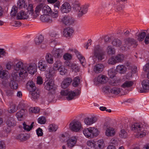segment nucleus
<instances>
[{
  "instance_id": "1",
  "label": "nucleus",
  "mask_w": 149,
  "mask_h": 149,
  "mask_svg": "<svg viewBox=\"0 0 149 149\" xmlns=\"http://www.w3.org/2000/svg\"><path fill=\"white\" fill-rule=\"evenodd\" d=\"M36 65L35 63L24 64L21 61H19L14 65V69L16 71H19V79L22 80L25 78L28 74V72L31 74H34L36 71Z\"/></svg>"
},
{
  "instance_id": "2",
  "label": "nucleus",
  "mask_w": 149,
  "mask_h": 149,
  "mask_svg": "<svg viewBox=\"0 0 149 149\" xmlns=\"http://www.w3.org/2000/svg\"><path fill=\"white\" fill-rule=\"evenodd\" d=\"M28 9L29 13L31 15L33 14L34 17H36L39 15L42 9V11L46 14H49L52 11L51 8L49 6L47 5L44 6V4H40L38 6L36 7L34 12L32 4H30L29 5Z\"/></svg>"
},
{
  "instance_id": "3",
  "label": "nucleus",
  "mask_w": 149,
  "mask_h": 149,
  "mask_svg": "<svg viewBox=\"0 0 149 149\" xmlns=\"http://www.w3.org/2000/svg\"><path fill=\"white\" fill-rule=\"evenodd\" d=\"M72 8L74 11L77 12V16L80 17L87 12L88 9L86 6H80L79 3L74 1L72 3Z\"/></svg>"
},
{
  "instance_id": "4",
  "label": "nucleus",
  "mask_w": 149,
  "mask_h": 149,
  "mask_svg": "<svg viewBox=\"0 0 149 149\" xmlns=\"http://www.w3.org/2000/svg\"><path fill=\"white\" fill-rule=\"evenodd\" d=\"M105 52L103 48L99 45H96L93 51V58L97 59L99 61H102L104 58Z\"/></svg>"
},
{
  "instance_id": "5",
  "label": "nucleus",
  "mask_w": 149,
  "mask_h": 149,
  "mask_svg": "<svg viewBox=\"0 0 149 149\" xmlns=\"http://www.w3.org/2000/svg\"><path fill=\"white\" fill-rule=\"evenodd\" d=\"M132 130L135 132H137L138 135L142 137L146 135L144 131V128L142 124L139 123H135L131 127Z\"/></svg>"
},
{
  "instance_id": "6",
  "label": "nucleus",
  "mask_w": 149,
  "mask_h": 149,
  "mask_svg": "<svg viewBox=\"0 0 149 149\" xmlns=\"http://www.w3.org/2000/svg\"><path fill=\"white\" fill-rule=\"evenodd\" d=\"M81 127V124L78 121L73 120L69 124V127L70 130L75 132H79Z\"/></svg>"
},
{
  "instance_id": "7",
  "label": "nucleus",
  "mask_w": 149,
  "mask_h": 149,
  "mask_svg": "<svg viewBox=\"0 0 149 149\" xmlns=\"http://www.w3.org/2000/svg\"><path fill=\"white\" fill-rule=\"evenodd\" d=\"M63 23L65 25H70L73 24L74 22V18L70 15L64 16L61 19Z\"/></svg>"
},
{
  "instance_id": "8",
  "label": "nucleus",
  "mask_w": 149,
  "mask_h": 149,
  "mask_svg": "<svg viewBox=\"0 0 149 149\" xmlns=\"http://www.w3.org/2000/svg\"><path fill=\"white\" fill-rule=\"evenodd\" d=\"M12 78L10 83V86L11 88L16 89L18 87V84L16 81L18 77L17 74L15 73L12 74Z\"/></svg>"
},
{
  "instance_id": "9",
  "label": "nucleus",
  "mask_w": 149,
  "mask_h": 149,
  "mask_svg": "<svg viewBox=\"0 0 149 149\" xmlns=\"http://www.w3.org/2000/svg\"><path fill=\"white\" fill-rule=\"evenodd\" d=\"M141 85L143 89H141L139 90L140 93H144L149 90V80L148 79H145L141 82Z\"/></svg>"
},
{
  "instance_id": "10",
  "label": "nucleus",
  "mask_w": 149,
  "mask_h": 149,
  "mask_svg": "<svg viewBox=\"0 0 149 149\" xmlns=\"http://www.w3.org/2000/svg\"><path fill=\"white\" fill-rule=\"evenodd\" d=\"M27 13H25L23 11L21 10L17 14V19L18 20L27 19L29 17V15H28V13H29V15H31L34 17L33 14L31 15L29 13V10L28 9V7L27 8Z\"/></svg>"
},
{
  "instance_id": "11",
  "label": "nucleus",
  "mask_w": 149,
  "mask_h": 149,
  "mask_svg": "<svg viewBox=\"0 0 149 149\" xmlns=\"http://www.w3.org/2000/svg\"><path fill=\"white\" fill-rule=\"evenodd\" d=\"M125 44L123 45L125 50L129 48V47L133 44L136 43V41L134 39L131 38H128L125 39L124 40Z\"/></svg>"
},
{
  "instance_id": "12",
  "label": "nucleus",
  "mask_w": 149,
  "mask_h": 149,
  "mask_svg": "<svg viewBox=\"0 0 149 149\" xmlns=\"http://www.w3.org/2000/svg\"><path fill=\"white\" fill-rule=\"evenodd\" d=\"M53 56L56 58H60L63 54V51L61 49H54L52 52Z\"/></svg>"
},
{
  "instance_id": "13",
  "label": "nucleus",
  "mask_w": 149,
  "mask_h": 149,
  "mask_svg": "<svg viewBox=\"0 0 149 149\" xmlns=\"http://www.w3.org/2000/svg\"><path fill=\"white\" fill-rule=\"evenodd\" d=\"M80 93V91L78 90H77V91L75 92L70 91H69L67 96L66 98L68 100H71L74 99V97L76 95H79Z\"/></svg>"
},
{
  "instance_id": "14",
  "label": "nucleus",
  "mask_w": 149,
  "mask_h": 149,
  "mask_svg": "<svg viewBox=\"0 0 149 149\" xmlns=\"http://www.w3.org/2000/svg\"><path fill=\"white\" fill-rule=\"evenodd\" d=\"M74 31L72 28L67 27L64 29L63 33V35L67 38L70 37L72 35Z\"/></svg>"
},
{
  "instance_id": "15",
  "label": "nucleus",
  "mask_w": 149,
  "mask_h": 149,
  "mask_svg": "<svg viewBox=\"0 0 149 149\" xmlns=\"http://www.w3.org/2000/svg\"><path fill=\"white\" fill-rule=\"evenodd\" d=\"M45 88L48 91L52 90L54 86V83L53 80L50 79L48 81H45L44 84Z\"/></svg>"
},
{
  "instance_id": "16",
  "label": "nucleus",
  "mask_w": 149,
  "mask_h": 149,
  "mask_svg": "<svg viewBox=\"0 0 149 149\" xmlns=\"http://www.w3.org/2000/svg\"><path fill=\"white\" fill-rule=\"evenodd\" d=\"M61 11L63 13H67L71 10V7L70 4L67 2L64 3L61 8Z\"/></svg>"
},
{
  "instance_id": "17",
  "label": "nucleus",
  "mask_w": 149,
  "mask_h": 149,
  "mask_svg": "<svg viewBox=\"0 0 149 149\" xmlns=\"http://www.w3.org/2000/svg\"><path fill=\"white\" fill-rule=\"evenodd\" d=\"M74 52L77 57L79 60L81 64L84 66L86 61L85 58L77 50H74Z\"/></svg>"
},
{
  "instance_id": "18",
  "label": "nucleus",
  "mask_w": 149,
  "mask_h": 149,
  "mask_svg": "<svg viewBox=\"0 0 149 149\" xmlns=\"http://www.w3.org/2000/svg\"><path fill=\"white\" fill-rule=\"evenodd\" d=\"M77 139L75 136H73L67 141L68 147L71 148L73 147L77 142Z\"/></svg>"
},
{
  "instance_id": "19",
  "label": "nucleus",
  "mask_w": 149,
  "mask_h": 149,
  "mask_svg": "<svg viewBox=\"0 0 149 149\" xmlns=\"http://www.w3.org/2000/svg\"><path fill=\"white\" fill-rule=\"evenodd\" d=\"M104 67V65L101 63L96 64L94 68V71L96 73L101 72L103 70Z\"/></svg>"
},
{
  "instance_id": "20",
  "label": "nucleus",
  "mask_w": 149,
  "mask_h": 149,
  "mask_svg": "<svg viewBox=\"0 0 149 149\" xmlns=\"http://www.w3.org/2000/svg\"><path fill=\"white\" fill-rule=\"evenodd\" d=\"M116 134V131L112 127H109L107 128L105 132V135L107 136H113Z\"/></svg>"
},
{
  "instance_id": "21",
  "label": "nucleus",
  "mask_w": 149,
  "mask_h": 149,
  "mask_svg": "<svg viewBox=\"0 0 149 149\" xmlns=\"http://www.w3.org/2000/svg\"><path fill=\"white\" fill-rule=\"evenodd\" d=\"M27 112V111L24 109H21L20 111L17 112L16 114V116L18 120L20 121L22 120L23 116Z\"/></svg>"
},
{
  "instance_id": "22",
  "label": "nucleus",
  "mask_w": 149,
  "mask_h": 149,
  "mask_svg": "<svg viewBox=\"0 0 149 149\" xmlns=\"http://www.w3.org/2000/svg\"><path fill=\"white\" fill-rule=\"evenodd\" d=\"M97 118L96 117H92L90 118H87L84 120V122L87 125H90L95 123L97 120Z\"/></svg>"
},
{
  "instance_id": "23",
  "label": "nucleus",
  "mask_w": 149,
  "mask_h": 149,
  "mask_svg": "<svg viewBox=\"0 0 149 149\" xmlns=\"http://www.w3.org/2000/svg\"><path fill=\"white\" fill-rule=\"evenodd\" d=\"M47 63L45 61H40L38 63V67L40 70L44 71L47 68Z\"/></svg>"
},
{
  "instance_id": "24",
  "label": "nucleus",
  "mask_w": 149,
  "mask_h": 149,
  "mask_svg": "<svg viewBox=\"0 0 149 149\" xmlns=\"http://www.w3.org/2000/svg\"><path fill=\"white\" fill-rule=\"evenodd\" d=\"M104 146V142L103 140H100L95 141L94 148L95 149H102Z\"/></svg>"
},
{
  "instance_id": "25",
  "label": "nucleus",
  "mask_w": 149,
  "mask_h": 149,
  "mask_svg": "<svg viewBox=\"0 0 149 149\" xmlns=\"http://www.w3.org/2000/svg\"><path fill=\"white\" fill-rule=\"evenodd\" d=\"M146 35V33L144 31H142L138 34L137 32L135 34V38L138 40L141 41L143 40Z\"/></svg>"
},
{
  "instance_id": "26",
  "label": "nucleus",
  "mask_w": 149,
  "mask_h": 149,
  "mask_svg": "<svg viewBox=\"0 0 149 149\" xmlns=\"http://www.w3.org/2000/svg\"><path fill=\"white\" fill-rule=\"evenodd\" d=\"M108 78L105 75L100 74L97 78V81L100 83L104 84L107 82Z\"/></svg>"
},
{
  "instance_id": "27",
  "label": "nucleus",
  "mask_w": 149,
  "mask_h": 149,
  "mask_svg": "<svg viewBox=\"0 0 149 149\" xmlns=\"http://www.w3.org/2000/svg\"><path fill=\"white\" fill-rule=\"evenodd\" d=\"M72 81V79L70 78H68L65 79L61 84V87L63 88H66L71 84Z\"/></svg>"
},
{
  "instance_id": "28",
  "label": "nucleus",
  "mask_w": 149,
  "mask_h": 149,
  "mask_svg": "<svg viewBox=\"0 0 149 149\" xmlns=\"http://www.w3.org/2000/svg\"><path fill=\"white\" fill-rule=\"evenodd\" d=\"M27 88L31 91H33L37 88L35 86V84L33 81H29L26 85Z\"/></svg>"
},
{
  "instance_id": "29",
  "label": "nucleus",
  "mask_w": 149,
  "mask_h": 149,
  "mask_svg": "<svg viewBox=\"0 0 149 149\" xmlns=\"http://www.w3.org/2000/svg\"><path fill=\"white\" fill-rule=\"evenodd\" d=\"M90 129H91L92 138L94 136H97L99 134V131L97 128L94 127H90Z\"/></svg>"
},
{
  "instance_id": "30",
  "label": "nucleus",
  "mask_w": 149,
  "mask_h": 149,
  "mask_svg": "<svg viewBox=\"0 0 149 149\" xmlns=\"http://www.w3.org/2000/svg\"><path fill=\"white\" fill-rule=\"evenodd\" d=\"M108 91L114 94L117 95L120 92V88L116 87H114L108 89Z\"/></svg>"
},
{
  "instance_id": "31",
  "label": "nucleus",
  "mask_w": 149,
  "mask_h": 149,
  "mask_svg": "<svg viewBox=\"0 0 149 149\" xmlns=\"http://www.w3.org/2000/svg\"><path fill=\"white\" fill-rule=\"evenodd\" d=\"M6 124L8 126L12 127L15 125L16 122L14 119L13 118H10L6 121Z\"/></svg>"
},
{
  "instance_id": "32",
  "label": "nucleus",
  "mask_w": 149,
  "mask_h": 149,
  "mask_svg": "<svg viewBox=\"0 0 149 149\" xmlns=\"http://www.w3.org/2000/svg\"><path fill=\"white\" fill-rule=\"evenodd\" d=\"M116 70L117 72L122 74L126 71V68L123 65H119L117 66Z\"/></svg>"
},
{
  "instance_id": "33",
  "label": "nucleus",
  "mask_w": 149,
  "mask_h": 149,
  "mask_svg": "<svg viewBox=\"0 0 149 149\" xmlns=\"http://www.w3.org/2000/svg\"><path fill=\"white\" fill-rule=\"evenodd\" d=\"M83 133L86 137L92 138L91 129H90V127L84 129L83 130Z\"/></svg>"
},
{
  "instance_id": "34",
  "label": "nucleus",
  "mask_w": 149,
  "mask_h": 149,
  "mask_svg": "<svg viewBox=\"0 0 149 149\" xmlns=\"http://www.w3.org/2000/svg\"><path fill=\"white\" fill-rule=\"evenodd\" d=\"M32 98L34 99H37L39 97V91L37 88L32 91Z\"/></svg>"
},
{
  "instance_id": "35",
  "label": "nucleus",
  "mask_w": 149,
  "mask_h": 149,
  "mask_svg": "<svg viewBox=\"0 0 149 149\" xmlns=\"http://www.w3.org/2000/svg\"><path fill=\"white\" fill-rule=\"evenodd\" d=\"M121 41L118 39H114L112 42V44L113 46L116 47H120L122 45Z\"/></svg>"
},
{
  "instance_id": "36",
  "label": "nucleus",
  "mask_w": 149,
  "mask_h": 149,
  "mask_svg": "<svg viewBox=\"0 0 149 149\" xmlns=\"http://www.w3.org/2000/svg\"><path fill=\"white\" fill-rule=\"evenodd\" d=\"M106 51L108 54L110 55L115 54V49L110 45L107 47L106 49Z\"/></svg>"
},
{
  "instance_id": "37",
  "label": "nucleus",
  "mask_w": 149,
  "mask_h": 149,
  "mask_svg": "<svg viewBox=\"0 0 149 149\" xmlns=\"http://www.w3.org/2000/svg\"><path fill=\"white\" fill-rule=\"evenodd\" d=\"M133 82L130 81H126L121 85L123 88L130 87L133 84Z\"/></svg>"
},
{
  "instance_id": "38",
  "label": "nucleus",
  "mask_w": 149,
  "mask_h": 149,
  "mask_svg": "<svg viewBox=\"0 0 149 149\" xmlns=\"http://www.w3.org/2000/svg\"><path fill=\"white\" fill-rule=\"evenodd\" d=\"M46 59L47 62L50 64H52L53 62V58L52 54L47 53L46 56Z\"/></svg>"
},
{
  "instance_id": "39",
  "label": "nucleus",
  "mask_w": 149,
  "mask_h": 149,
  "mask_svg": "<svg viewBox=\"0 0 149 149\" xmlns=\"http://www.w3.org/2000/svg\"><path fill=\"white\" fill-rule=\"evenodd\" d=\"M114 57L117 63L121 62L125 59V56L123 54H118Z\"/></svg>"
},
{
  "instance_id": "40",
  "label": "nucleus",
  "mask_w": 149,
  "mask_h": 149,
  "mask_svg": "<svg viewBox=\"0 0 149 149\" xmlns=\"http://www.w3.org/2000/svg\"><path fill=\"white\" fill-rule=\"evenodd\" d=\"M62 66V62L59 61H57L54 64L53 68L55 70L58 71Z\"/></svg>"
},
{
  "instance_id": "41",
  "label": "nucleus",
  "mask_w": 149,
  "mask_h": 149,
  "mask_svg": "<svg viewBox=\"0 0 149 149\" xmlns=\"http://www.w3.org/2000/svg\"><path fill=\"white\" fill-rule=\"evenodd\" d=\"M17 6L19 8H25L27 6L26 3L24 0H19L17 2Z\"/></svg>"
},
{
  "instance_id": "42",
  "label": "nucleus",
  "mask_w": 149,
  "mask_h": 149,
  "mask_svg": "<svg viewBox=\"0 0 149 149\" xmlns=\"http://www.w3.org/2000/svg\"><path fill=\"white\" fill-rule=\"evenodd\" d=\"M44 40V37L41 35L36 37L35 40V43L37 45H39L41 44Z\"/></svg>"
},
{
  "instance_id": "43",
  "label": "nucleus",
  "mask_w": 149,
  "mask_h": 149,
  "mask_svg": "<svg viewBox=\"0 0 149 149\" xmlns=\"http://www.w3.org/2000/svg\"><path fill=\"white\" fill-rule=\"evenodd\" d=\"M34 124V122H32L30 126L26 125L25 122H24L23 123V129L27 131H29L31 130L32 128L33 127V125Z\"/></svg>"
},
{
  "instance_id": "44",
  "label": "nucleus",
  "mask_w": 149,
  "mask_h": 149,
  "mask_svg": "<svg viewBox=\"0 0 149 149\" xmlns=\"http://www.w3.org/2000/svg\"><path fill=\"white\" fill-rule=\"evenodd\" d=\"M9 107L8 111L10 113H13L17 111V108L16 107V105L14 104H12Z\"/></svg>"
},
{
  "instance_id": "45",
  "label": "nucleus",
  "mask_w": 149,
  "mask_h": 149,
  "mask_svg": "<svg viewBox=\"0 0 149 149\" xmlns=\"http://www.w3.org/2000/svg\"><path fill=\"white\" fill-rule=\"evenodd\" d=\"M58 128L57 125L54 124H51L49 126V130L50 132H54L56 131Z\"/></svg>"
},
{
  "instance_id": "46",
  "label": "nucleus",
  "mask_w": 149,
  "mask_h": 149,
  "mask_svg": "<svg viewBox=\"0 0 149 149\" xmlns=\"http://www.w3.org/2000/svg\"><path fill=\"white\" fill-rule=\"evenodd\" d=\"M7 72L6 70H3L1 67L0 66V77L3 78L7 75Z\"/></svg>"
},
{
  "instance_id": "47",
  "label": "nucleus",
  "mask_w": 149,
  "mask_h": 149,
  "mask_svg": "<svg viewBox=\"0 0 149 149\" xmlns=\"http://www.w3.org/2000/svg\"><path fill=\"white\" fill-rule=\"evenodd\" d=\"M80 79L78 77H75L73 79L72 83V85L74 87H76L78 86L79 83Z\"/></svg>"
},
{
  "instance_id": "48",
  "label": "nucleus",
  "mask_w": 149,
  "mask_h": 149,
  "mask_svg": "<svg viewBox=\"0 0 149 149\" xmlns=\"http://www.w3.org/2000/svg\"><path fill=\"white\" fill-rule=\"evenodd\" d=\"M16 138L21 141H25L27 139L26 136H25L24 134H20L18 135L17 136Z\"/></svg>"
},
{
  "instance_id": "49",
  "label": "nucleus",
  "mask_w": 149,
  "mask_h": 149,
  "mask_svg": "<svg viewBox=\"0 0 149 149\" xmlns=\"http://www.w3.org/2000/svg\"><path fill=\"white\" fill-rule=\"evenodd\" d=\"M127 133L123 129L121 130L119 134V136L120 137L125 138L127 137Z\"/></svg>"
},
{
  "instance_id": "50",
  "label": "nucleus",
  "mask_w": 149,
  "mask_h": 149,
  "mask_svg": "<svg viewBox=\"0 0 149 149\" xmlns=\"http://www.w3.org/2000/svg\"><path fill=\"white\" fill-rule=\"evenodd\" d=\"M17 12V8L13 6L12 8L10 13V15L12 17L15 16Z\"/></svg>"
},
{
  "instance_id": "51",
  "label": "nucleus",
  "mask_w": 149,
  "mask_h": 149,
  "mask_svg": "<svg viewBox=\"0 0 149 149\" xmlns=\"http://www.w3.org/2000/svg\"><path fill=\"white\" fill-rule=\"evenodd\" d=\"M71 69L72 71L77 72L79 71V66L75 64H73L71 66Z\"/></svg>"
},
{
  "instance_id": "52",
  "label": "nucleus",
  "mask_w": 149,
  "mask_h": 149,
  "mask_svg": "<svg viewBox=\"0 0 149 149\" xmlns=\"http://www.w3.org/2000/svg\"><path fill=\"white\" fill-rule=\"evenodd\" d=\"M108 74L110 78H112L115 75V72L113 70H110L108 71Z\"/></svg>"
},
{
  "instance_id": "53",
  "label": "nucleus",
  "mask_w": 149,
  "mask_h": 149,
  "mask_svg": "<svg viewBox=\"0 0 149 149\" xmlns=\"http://www.w3.org/2000/svg\"><path fill=\"white\" fill-rule=\"evenodd\" d=\"M58 71H59L60 74L61 75H63L66 73L67 70L65 69V68L63 66H62Z\"/></svg>"
},
{
  "instance_id": "54",
  "label": "nucleus",
  "mask_w": 149,
  "mask_h": 149,
  "mask_svg": "<svg viewBox=\"0 0 149 149\" xmlns=\"http://www.w3.org/2000/svg\"><path fill=\"white\" fill-rule=\"evenodd\" d=\"M40 111L38 108L31 107L29 109V111L31 113H38Z\"/></svg>"
},
{
  "instance_id": "55",
  "label": "nucleus",
  "mask_w": 149,
  "mask_h": 149,
  "mask_svg": "<svg viewBox=\"0 0 149 149\" xmlns=\"http://www.w3.org/2000/svg\"><path fill=\"white\" fill-rule=\"evenodd\" d=\"M38 122L39 123L41 124H43L45 123L46 120L45 117H41L38 119Z\"/></svg>"
},
{
  "instance_id": "56",
  "label": "nucleus",
  "mask_w": 149,
  "mask_h": 149,
  "mask_svg": "<svg viewBox=\"0 0 149 149\" xmlns=\"http://www.w3.org/2000/svg\"><path fill=\"white\" fill-rule=\"evenodd\" d=\"M108 63L109 64L112 65H114L117 63L114 56L110 58L108 61Z\"/></svg>"
},
{
  "instance_id": "57",
  "label": "nucleus",
  "mask_w": 149,
  "mask_h": 149,
  "mask_svg": "<svg viewBox=\"0 0 149 149\" xmlns=\"http://www.w3.org/2000/svg\"><path fill=\"white\" fill-rule=\"evenodd\" d=\"M63 58L65 60H69L72 58L71 55L68 53H66L63 55Z\"/></svg>"
},
{
  "instance_id": "58",
  "label": "nucleus",
  "mask_w": 149,
  "mask_h": 149,
  "mask_svg": "<svg viewBox=\"0 0 149 149\" xmlns=\"http://www.w3.org/2000/svg\"><path fill=\"white\" fill-rule=\"evenodd\" d=\"M58 12L57 10H56L54 12H52V11L51 13H50L49 14L51 16L54 18H56L58 17Z\"/></svg>"
},
{
  "instance_id": "59",
  "label": "nucleus",
  "mask_w": 149,
  "mask_h": 149,
  "mask_svg": "<svg viewBox=\"0 0 149 149\" xmlns=\"http://www.w3.org/2000/svg\"><path fill=\"white\" fill-rule=\"evenodd\" d=\"M36 133L38 136H42L43 133L42 129L40 127L38 128L36 130Z\"/></svg>"
},
{
  "instance_id": "60",
  "label": "nucleus",
  "mask_w": 149,
  "mask_h": 149,
  "mask_svg": "<svg viewBox=\"0 0 149 149\" xmlns=\"http://www.w3.org/2000/svg\"><path fill=\"white\" fill-rule=\"evenodd\" d=\"M11 127L8 126L7 125L4 127L3 129L7 133H9L11 130Z\"/></svg>"
},
{
  "instance_id": "61",
  "label": "nucleus",
  "mask_w": 149,
  "mask_h": 149,
  "mask_svg": "<svg viewBox=\"0 0 149 149\" xmlns=\"http://www.w3.org/2000/svg\"><path fill=\"white\" fill-rule=\"evenodd\" d=\"M95 141L93 140L90 141H88L87 142V145L91 147H93L94 148V144Z\"/></svg>"
},
{
  "instance_id": "62",
  "label": "nucleus",
  "mask_w": 149,
  "mask_h": 149,
  "mask_svg": "<svg viewBox=\"0 0 149 149\" xmlns=\"http://www.w3.org/2000/svg\"><path fill=\"white\" fill-rule=\"evenodd\" d=\"M69 91L67 90L62 91L61 92V94L63 96H67Z\"/></svg>"
},
{
  "instance_id": "63",
  "label": "nucleus",
  "mask_w": 149,
  "mask_h": 149,
  "mask_svg": "<svg viewBox=\"0 0 149 149\" xmlns=\"http://www.w3.org/2000/svg\"><path fill=\"white\" fill-rule=\"evenodd\" d=\"M5 143L3 141H0V149H6Z\"/></svg>"
},
{
  "instance_id": "64",
  "label": "nucleus",
  "mask_w": 149,
  "mask_h": 149,
  "mask_svg": "<svg viewBox=\"0 0 149 149\" xmlns=\"http://www.w3.org/2000/svg\"><path fill=\"white\" fill-rule=\"evenodd\" d=\"M144 40V42L146 44H147L149 43V34H147Z\"/></svg>"
}]
</instances>
